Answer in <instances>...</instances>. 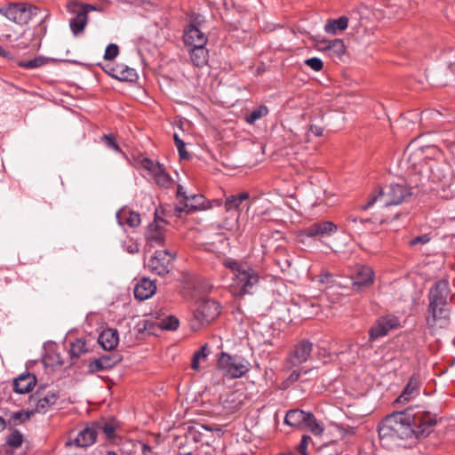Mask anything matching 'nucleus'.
Returning <instances> with one entry per match:
<instances>
[{
    "instance_id": "052dcab7",
    "label": "nucleus",
    "mask_w": 455,
    "mask_h": 455,
    "mask_svg": "<svg viewBox=\"0 0 455 455\" xmlns=\"http://www.w3.org/2000/svg\"><path fill=\"white\" fill-rule=\"evenodd\" d=\"M0 56H3L4 58H6V59H11L12 58L11 53L9 52H6L4 49H2L1 46H0Z\"/></svg>"
},
{
    "instance_id": "79ce46f5",
    "label": "nucleus",
    "mask_w": 455,
    "mask_h": 455,
    "mask_svg": "<svg viewBox=\"0 0 455 455\" xmlns=\"http://www.w3.org/2000/svg\"><path fill=\"white\" fill-rule=\"evenodd\" d=\"M99 424L100 425L99 431L101 430L108 439H113L115 437L116 426L113 420Z\"/></svg>"
},
{
    "instance_id": "e2e57ef3",
    "label": "nucleus",
    "mask_w": 455,
    "mask_h": 455,
    "mask_svg": "<svg viewBox=\"0 0 455 455\" xmlns=\"http://www.w3.org/2000/svg\"><path fill=\"white\" fill-rule=\"evenodd\" d=\"M107 455H117V454L116 452H114V451H108L107 453Z\"/></svg>"
},
{
    "instance_id": "f8f14e48",
    "label": "nucleus",
    "mask_w": 455,
    "mask_h": 455,
    "mask_svg": "<svg viewBox=\"0 0 455 455\" xmlns=\"http://www.w3.org/2000/svg\"><path fill=\"white\" fill-rule=\"evenodd\" d=\"M176 254L168 250L156 251L148 263V269L156 275H164L170 272V266Z\"/></svg>"
},
{
    "instance_id": "412c9836",
    "label": "nucleus",
    "mask_w": 455,
    "mask_h": 455,
    "mask_svg": "<svg viewBox=\"0 0 455 455\" xmlns=\"http://www.w3.org/2000/svg\"><path fill=\"white\" fill-rule=\"evenodd\" d=\"M421 381L418 374H412L401 395L395 400L398 403H404L419 395Z\"/></svg>"
},
{
    "instance_id": "ddd939ff",
    "label": "nucleus",
    "mask_w": 455,
    "mask_h": 455,
    "mask_svg": "<svg viewBox=\"0 0 455 455\" xmlns=\"http://www.w3.org/2000/svg\"><path fill=\"white\" fill-rule=\"evenodd\" d=\"M400 327L399 318L395 315L379 317L369 331V342L386 336L390 331Z\"/></svg>"
},
{
    "instance_id": "aec40b11",
    "label": "nucleus",
    "mask_w": 455,
    "mask_h": 455,
    "mask_svg": "<svg viewBox=\"0 0 455 455\" xmlns=\"http://www.w3.org/2000/svg\"><path fill=\"white\" fill-rule=\"evenodd\" d=\"M164 220L163 219L156 218L152 223L149 224L146 232L147 243L151 246L160 245L164 241Z\"/></svg>"
},
{
    "instance_id": "a211bd4d",
    "label": "nucleus",
    "mask_w": 455,
    "mask_h": 455,
    "mask_svg": "<svg viewBox=\"0 0 455 455\" xmlns=\"http://www.w3.org/2000/svg\"><path fill=\"white\" fill-rule=\"evenodd\" d=\"M121 361L122 356L119 354L102 355L88 363V372L93 374L97 371L110 370Z\"/></svg>"
},
{
    "instance_id": "cd10ccee",
    "label": "nucleus",
    "mask_w": 455,
    "mask_h": 455,
    "mask_svg": "<svg viewBox=\"0 0 455 455\" xmlns=\"http://www.w3.org/2000/svg\"><path fill=\"white\" fill-rule=\"evenodd\" d=\"M242 395L237 392H230L221 398L220 403L226 413H234L243 404Z\"/></svg>"
},
{
    "instance_id": "de8ad7c7",
    "label": "nucleus",
    "mask_w": 455,
    "mask_h": 455,
    "mask_svg": "<svg viewBox=\"0 0 455 455\" xmlns=\"http://www.w3.org/2000/svg\"><path fill=\"white\" fill-rule=\"evenodd\" d=\"M31 415H32V412H30V411H20L14 412L12 416V419L15 423H21V422H25L26 420L29 419Z\"/></svg>"
},
{
    "instance_id": "a19ab883",
    "label": "nucleus",
    "mask_w": 455,
    "mask_h": 455,
    "mask_svg": "<svg viewBox=\"0 0 455 455\" xmlns=\"http://www.w3.org/2000/svg\"><path fill=\"white\" fill-rule=\"evenodd\" d=\"M157 325L163 330L174 331L179 327V320L173 315H168L161 319Z\"/></svg>"
},
{
    "instance_id": "6ab92c4d",
    "label": "nucleus",
    "mask_w": 455,
    "mask_h": 455,
    "mask_svg": "<svg viewBox=\"0 0 455 455\" xmlns=\"http://www.w3.org/2000/svg\"><path fill=\"white\" fill-rule=\"evenodd\" d=\"M205 198L203 195L184 196V201L180 203L176 207V212L181 216L182 212L187 214L192 213L198 210L205 209Z\"/></svg>"
},
{
    "instance_id": "4be33fe9",
    "label": "nucleus",
    "mask_w": 455,
    "mask_h": 455,
    "mask_svg": "<svg viewBox=\"0 0 455 455\" xmlns=\"http://www.w3.org/2000/svg\"><path fill=\"white\" fill-rule=\"evenodd\" d=\"M184 44L188 46L205 45L207 44V36L194 24H189L184 30Z\"/></svg>"
},
{
    "instance_id": "58836bf2",
    "label": "nucleus",
    "mask_w": 455,
    "mask_h": 455,
    "mask_svg": "<svg viewBox=\"0 0 455 455\" xmlns=\"http://www.w3.org/2000/svg\"><path fill=\"white\" fill-rule=\"evenodd\" d=\"M268 113V109L266 106H259L253 109L249 115L245 116V121L252 124L257 120L262 118L263 116H267Z\"/></svg>"
},
{
    "instance_id": "4d7b16f0",
    "label": "nucleus",
    "mask_w": 455,
    "mask_h": 455,
    "mask_svg": "<svg viewBox=\"0 0 455 455\" xmlns=\"http://www.w3.org/2000/svg\"><path fill=\"white\" fill-rule=\"evenodd\" d=\"M332 275L331 274L328 273V272H324V273H322L320 275H319V281L321 283H323L325 281H328L330 278H331Z\"/></svg>"
},
{
    "instance_id": "5fc2aeb1",
    "label": "nucleus",
    "mask_w": 455,
    "mask_h": 455,
    "mask_svg": "<svg viewBox=\"0 0 455 455\" xmlns=\"http://www.w3.org/2000/svg\"><path fill=\"white\" fill-rule=\"evenodd\" d=\"M300 374H301V371H297V370H295V371H293L291 373V375H290V377H289V379H290V380H291V381H296V380H298V379H299Z\"/></svg>"
},
{
    "instance_id": "1a4fd4ad",
    "label": "nucleus",
    "mask_w": 455,
    "mask_h": 455,
    "mask_svg": "<svg viewBox=\"0 0 455 455\" xmlns=\"http://www.w3.org/2000/svg\"><path fill=\"white\" fill-rule=\"evenodd\" d=\"M99 427H100L99 423H92L79 430L74 437H72V434H70L66 446L86 448L92 445L96 442Z\"/></svg>"
},
{
    "instance_id": "0e129e2a",
    "label": "nucleus",
    "mask_w": 455,
    "mask_h": 455,
    "mask_svg": "<svg viewBox=\"0 0 455 455\" xmlns=\"http://www.w3.org/2000/svg\"><path fill=\"white\" fill-rule=\"evenodd\" d=\"M387 220H382L380 222H381V223H385V222H387Z\"/></svg>"
},
{
    "instance_id": "e433bc0d",
    "label": "nucleus",
    "mask_w": 455,
    "mask_h": 455,
    "mask_svg": "<svg viewBox=\"0 0 455 455\" xmlns=\"http://www.w3.org/2000/svg\"><path fill=\"white\" fill-rule=\"evenodd\" d=\"M304 424L314 435H321L323 433L324 427L323 424L317 421L314 414L311 412L308 413Z\"/></svg>"
},
{
    "instance_id": "ea45409f",
    "label": "nucleus",
    "mask_w": 455,
    "mask_h": 455,
    "mask_svg": "<svg viewBox=\"0 0 455 455\" xmlns=\"http://www.w3.org/2000/svg\"><path fill=\"white\" fill-rule=\"evenodd\" d=\"M46 63V59L38 56L29 60H20L18 62V66L27 69H34L44 66Z\"/></svg>"
},
{
    "instance_id": "bb28decb",
    "label": "nucleus",
    "mask_w": 455,
    "mask_h": 455,
    "mask_svg": "<svg viewBox=\"0 0 455 455\" xmlns=\"http://www.w3.org/2000/svg\"><path fill=\"white\" fill-rule=\"evenodd\" d=\"M98 342L105 350H113L119 342L118 331L116 329L108 328L100 334Z\"/></svg>"
},
{
    "instance_id": "f704fd0d",
    "label": "nucleus",
    "mask_w": 455,
    "mask_h": 455,
    "mask_svg": "<svg viewBox=\"0 0 455 455\" xmlns=\"http://www.w3.org/2000/svg\"><path fill=\"white\" fill-rule=\"evenodd\" d=\"M324 49L330 51L333 57L338 58H340L346 52V47L342 39L327 41Z\"/></svg>"
},
{
    "instance_id": "9d476101",
    "label": "nucleus",
    "mask_w": 455,
    "mask_h": 455,
    "mask_svg": "<svg viewBox=\"0 0 455 455\" xmlns=\"http://www.w3.org/2000/svg\"><path fill=\"white\" fill-rule=\"evenodd\" d=\"M68 9L71 12L75 13V17L70 19L69 26L75 36L83 32L87 21V14L96 8L91 4H80L78 3H72L69 4Z\"/></svg>"
},
{
    "instance_id": "37998d69",
    "label": "nucleus",
    "mask_w": 455,
    "mask_h": 455,
    "mask_svg": "<svg viewBox=\"0 0 455 455\" xmlns=\"http://www.w3.org/2000/svg\"><path fill=\"white\" fill-rule=\"evenodd\" d=\"M173 139L180 159H188L189 154L186 150V144L184 143V141L181 139H180L178 134H174Z\"/></svg>"
},
{
    "instance_id": "f3484780",
    "label": "nucleus",
    "mask_w": 455,
    "mask_h": 455,
    "mask_svg": "<svg viewBox=\"0 0 455 455\" xmlns=\"http://www.w3.org/2000/svg\"><path fill=\"white\" fill-rule=\"evenodd\" d=\"M313 343L308 339L299 341L293 347L288 361L293 366H298L307 362L311 355Z\"/></svg>"
},
{
    "instance_id": "4468645a",
    "label": "nucleus",
    "mask_w": 455,
    "mask_h": 455,
    "mask_svg": "<svg viewBox=\"0 0 455 455\" xmlns=\"http://www.w3.org/2000/svg\"><path fill=\"white\" fill-rule=\"evenodd\" d=\"M141 167L148 172L155 182L163 188H168L172 184V178L165 172L163 164L154 162L149 158H143L140 162Z\"/></svg>"
},
{
    "instance_id": "c756f323",
    "label": "nucleus",
    "mask_w": 455,
    "mask_h": 455,
    "mask_svg": "<svg viewBox=\"0 0 455 455\" xmlns=\"http://www.w3.org/2000/svg\"><path fill=\"white\" fill-rule=\"evenodd\" d=\"M116 219L120 225L127 224L131 228H136L140 224V216L138 212L123 209L116 213Z\"/></svg>"
},
{
    "instance_id": "c03bdc74",
    "label": "nucleus",
    "mask_w": 455,
    "mask_h": 455,
    "mask_svg": "<svg viewBox=\"0 0 455 455\" xmlns=\"http://www.w3.org/2000/svg\"><path fill=\"white\" fill-rule=\"evenodd\" d=\"M101 140L105 143V145L108 148L115 150L116 152L121 151V149L116 140V138L112 134H104L101 137Z\"/></svg>"
},
{
    "instance_id": "09e8293b",
    "label": "nucleus",
    "mask_w": 455,
    "mask_h": 455,
    "mask_svg": "<svg viewBox=\"0 0 455 455\" xmlns=\"http://www.w3.org/2000/svg\"><path fill=\"white\" fill-rule=\"evenodd\" d=\"M310 440H311V437L308 435L302 436L301 441L298 446V451L301 455H307V445H308V443Z\"/></svg>"
},
{
    "instance_id": "2f4dec72",
    "label": "nucleus",
    "mask_w": 455,
    "mask_h": 455,
    "mask_svg": "<svg viewBox=\"0 0 455 455\" xmlns=\"http://www.w3.org/2000/svg\"><path fill=\"white\" fill-rule=\"evenodd\" d=\"M204 46L205 45L190 46V59L196 67H203L207 63L208 52Z\"/></svg>"
},
{
    "instance_id": "6e6d98bb",
    "label": "nucleus",
    "mask_w": 455,
    "mask_h": 455,
    "mask_svg": "<svg viewBox=\"0 0 455 455\" xmlns=\"http://www.w3.org/2000/svg\"><path fill=\"white\" fill-rule=\"evenodd\" d=\"M142 453L143 455H155L151 450V447L146 443L142 444Z\"/></svg>"
},
{
    "instance_id": "423d86ee",
    "label": "nucleus",
    "mask_w": 455,
    "mask_h": 455,
    "mask_svg": "<svg viewBox=\"0 0 455 455\" xmlns=\"http://www.w3.org/2000/svg\"><path fill=\"white\" fill-rule=\"evenodd\" d=\"M249 363L240 356H232L221 352L218 357L217 368L221 373L230 379H237L249 371Z\"/></svg>"
},
{
    "instance_id": "864d4df0",
    "label": "nucleus",
    "mask_w": 455,
    "mask_h": 455,
    "mask_svg": "<svg viewBox=\"0 0 455 455\" xmlns=\"http://www.w3.org/2000/svg\"><path fill=\"white\" fill-rule=\"evenodd\" d=\"M309 132H311L315 136L320 137L323 135V129L321 126L310 124Z\"/></svg>"
},
{
    "instance_id": "473e14b6",
    "label": "nucleus",
    "mask_w": 455,
    "mask_h": 455,
    "mask_svg": "<svg viewBox=\"0 0 455 455\" xmlns=\"http://www.w3.org/2000/svg\"><path fill=\"white\" fill-rule=\"evenodd\" d=\"M348 26V18L341 16L336 20H329L324 25V31L331 35H336L338 31L345 30Z\"/></svg>"
},
{
    "instance_id": "39448f33",
    "label": "nucleus",
    "mask_w": 455,
    "mask_h": 455,
    "mask_svg": "<svg viewBox=\"0 0 455 455\" xmlns=\"http://www.w3.org/2000/svg\"><path fill=\"white\" fill-rule=\"evenodd\" d=\"M406 412L412 416L409 419V423L414 432L413 438L420 439L428 436L436 424V415L421 406L407 408Z\"/></svg>"
},
{
    "instance_id": "680f3d73",
    "label": "nucleus",
    "mask_w": 455,
    "mask_h": 455,
    "mask_svg": "<svg viewBox=\"0 0 455 455\" xmlns=\"http://www.w3.org/2000/svg\"><path fill=\"white\" fill-rule=\"evenodd\" d=\"M6 427L5 420L0 417V431L4 430Z\"/></svg>"
},
{
    "instance_id": "20e7f679",
    "label": "nucleus",
    "mask_w": 455,
    "mask_h": 455,
    "mask_svg": "<svg viewBox=\"0 0 455 455\" xmlns=\"http://www.w3.org/2000/svg\"><path fill=\"white\" fill-rule=\"evenodd\" d=\"M411 188L403 183H391L385 188L375 191L366 204L361 205L363 211L371 208L376 202L382 201L385 206L402 204L411 196Z\"/></svg>"
},
{
    "instance_id": "393cba45",
    "label": "nucleus",
    "mask_w": 455,
    "mask_h": 455,
    "mask_svg": "<svg viewBox=\"0 0 455 455\" xmlns=\"http://www.w3.org/2000/svg\"><path fill=\"white\" fill-rule=\"evenodd\" d=\"M156 285L148 278H142L134 287V296L139 300H145L155 294Z\"/></svg>"
},
{
    "instance_id": "5701e85b",
    "label": "nucleus",
    "mask_w": 455,
    "mask_h": 455,
    "mask_svg": "<svg viewBox=\"0 0 455 455\" xmlns=\"http://www.w3.org/2000/svg\"><path fill=\"white\" fill-rule=\"evenodd\" d=\"M32 399L36 401V411L37 412H45L46 410L56 403L59 399V394L56 391H49L44 396H42L41 388L37 390L32 396Z\"/></svg>"
},
{
    "instance_id": "b1692460",
    "label": "nucleus",
    "mask_w": 455,
    "mask_h": 455,
    "mask_svg": "<svg viewBox=\"0 0 455 455\" xmlns=\"http://www.w3.org/2000/svg\"><path fill=\"white\" fill-rule=\"evenodd\" d=\"M430 178L435 182L448 184L452 178V172L445 163H436L430 168Z\"/></svg>"
},
{
    "instance_id": "72a5a7b5",
    "label": "nucleus",
    "mask_w": 455,
    "mask_h": 455,
    "mask_svg": "<svg viewBox=\"0 0 455 455\" xmlns=\"http://www.w3.org/2000/svg\"><path fill=\"white\" fill-rule=\"evenodd\" d=\"M119 81L133 82L137 79V72L124 64H117V76Z\"/></svg>"
},
{
    "instance_id": "bf43d9fd",
    "label": "nucleus",
    "mask_w": 455,
    "mask_h": 455,
    "mask_svg": "<svg viewBox=\"0 0 455 455\" xmlns=\"http://www.w3.org/2000/svg\"><path fill=\"white\" fill-rule=\"evenodd\" d=\"M177 194L179 196H181L184 199V196H188L183 186L179 185L177 188Z\"/></svg>"
},
{
    "instance_id": "7c9ffc66",
    "label": "nucleus",
    "mask_w": 455,
    "mask_h": 455,
    "mask_svg": "<svg viewBox=\"0 0 455 455\" xmlns=\"http://www.w3.org/2000/svg\"><path fill=\"white\" fill-rule=\"evenodd\" d=\"M309 412L299 409L290 410L284 418V423L291 427H299L306 422Z\"/></svg>"
},
{
    "instance_id": "a18cd8bd",
    "label": "nucleus",
    "mask_w": 455,
    "mask_h": 455,
    "mask_svg": "<svg viewBox=\"0 0 455 455\" xmlns=\"http://www.w3.org/2000/svg\"><path fill=\"white\" fill-rule=\"evenodd\" d=\"M119 53V48L116 44H109L104 53V60H114Z\"/></svg>"
},
{
    "instance_id": "2eb2a0df",
    "label": "nucleus",
    "mask_w": 455,
    "mask_h": 455,
    "mask_svg": "<svg viewBox=\"0 0 455 455\" xmlns=\"http://www.w3.org/2000/svg\"><path fill=\"white\" fill-rule=\"evenodd\" d=\"M338 231V226L330 220H322L312 223L305 228L301 234L307 237H329Z\"/></svg>"
},
{
    "instance_id": "f03ea898",
    "label": "nucleus",
    "mask_w": 455,
    "mask_h": 455,
    "mask_svg": "<svg viewBox=\"0 0 455 455\" xmlns=\"http://www.w3.org/2000/svg\"><path fill=\"white\" fill-rule=\"evenodd\" d=\"M223 265L232 274L230 289L235 296L242 297L245 294H251L253 289L259 284L260 276L257 270L251 267L247 262L238 261L233 259H227Z\"/></svg>"
},
{
    "instance_id": "dca6fc26",
    "label": "nucleus",
    "mask_w": 455,
    "mask_h": 455,
    "mask_svg": "<svg viewBox=\"0 0 455 455\" xmlns=\"http://www.w3.org/2000/svg\"><path fill=\"white\" fill-rule=\"evenodd\" d=\"M352 285L355 291L369 287L374 281V271L364 265L356 266L352 274Z\"/></svg>"
},
{
    "instance_id": "9b49d317",
    "label": "nucleus",
    "mask_w": 455,
    "mask_h": 455,
    "mask_svg": "<svg viewBox=\"0 0 455 455\" xmlns=\"http://www.w3.org/2000/svg\"><path fill=\"white\" fill-rule=\"evenodd\" d=\"M250 198V195L248 192H242L237 195H232L226 198L224 203V208L227 212L231 214V217L234 219L233 223H230L228 220H225L220 225L221 228H226L228 230H232L235 226L237 224V220L239 219V206L244 202L248 201Z\"/></svg>"
},
{
    "instance_id": "49530a36",
    "label": "nucleus",
    "mask_w": 455,
    "mask_h": 455,
    "mask_svg": "<svg viewBox=\"0 0 455 455\" xmlns=\"http://www.w3.org/2000/svg\"><path fill=\"white\" fill-rule=\"evenodd\" d=\"M305 64L314 71H320L323 67L322 60L316 57L306 60Z\"/></svg>"
},
{
    "instance_id": "8fccbe9b",
    "label": "nucleus",
    "mask_w": 455,
    "mask_h": 455,
    "mask_svg": "<svg viewBox=\"0 0 455 455\" xmlns=\"http://www.w3.org/2000/svg\"><path fill=\"white\" fill-rule=\"evenodd\" d=\"M429 241H430V237H429L428 235H419V236H416V237L412 238L409 242V244L411 246H414V245H417L419 243L425 244V243H427Z\"/></svg>"
},
{
    "instance_id": "4c0bfd02",
    "label": "nucleus",
    "mask_w": 455,
    "mask_h": 455,
    "mask_svg": "<svg viewBox=\"0 0 455 455\" xmlns=\"http://www.w3.org/2000/svg\"><path fill=\"white\" fill-rule=\"evenodd\" d=\"M88 351L86 341L83 339H77L76 341L71 343L70 346V355L72 357L78 358L83 354Z\"/></svg>"
},
{
    "instance_id": "f257e3e1",
    "label": "nucleus",
    "mask_w": 455,
    "mask_h": 455,
    "mask_svg": "<svg viewBox=\"0 0 455 455\" xmlns=\"http://www.w3.org/2000/svg\"><path fill=\"white\" fill-rule=\"evenodd\" d=\"M448 281L443 279L436 282L428 292V307L427 310V325L436 331L447 328L451 323L450 302L452 299Z\"/></svg>"
},
{
    "instance_id": "6e6552de",
    "label": "nucleus",
    "mask_w": 455,
    "mask_h": 455,
    "mask_svg": "<svg viewBox=\"0 0 455 455\" xmlns=\"http://www.w3.org/2000/svg\"><path fill=\"white\" fill-rule=\"evenodd\" d=\"M220 315V305L211 299H203L199 302L194 312V318L191 326L198 330L202 326L210 323Z\"/></svg>"
},
{
    "instance_id": "a878e982",
    "label": "nucleus",
    "mask_w": 455,
    "mask_h": 455,
    "mask_svg": "<svg viewBox=\"0 0 455 455\" xmlns=\"http://www.w3.org/2000/svg\"><path fill=\"white\" fill-rule=\"evenodd\" d=\"M36 384V378L32 373H22L13 381V389L18 394L30 392Z\"/></svg>"
},
{
    "instance_id": "603ef678",
    "label": "nucleus",
    "mask_w": 455,
    "mask_h": 455,
    "mask_svg": "<svg viewBox=\"0 0 455 455\" xmlns=\"http://www.w3.org/2000/svg\"><path fill=\"white\" fill-rule=\"evenodd\" d=\"M201 359H204L201 355H199L198 353H195L194 355H193V359H192V363H191V367L193 370L195 371H198L199 370V362Z\"/></svg>"
},
{
    "instance_id": "13d9d810",
    "label": "nucleus",
    "mask_w": 455,
    "mask_h": 455,
    "mask_svg": "<svg viewBox=\"0 0 455 455\" xmlns=\"http://www.w3.org/2000/svg\"><path fill=\"white\" fill-rule=\"evenodd\" d=\"M207 350H208V346L207 344L204 345L200 350L196 351V353H198L199 355H201V356L203 358H205L207 356Z\"/></svg>"
},
{
    "instance_id": "3c124183",
    "label": "nucleus",
    "mask_w": 455,
    "mask_h": 455,
    "mask_svg": "<svg viewBox=\"0 0 455 455\" xmlns=\"http://www.w3.org/2000/svg\"><path fill=\"white\" fill-rule=\"evenodd\" d=\"M102 69L110 76L116 79L117 76V64L113 66L111 64H107L106 66L101 67Z\"/></svg>"
},
{
    "instance_id": "c85d7f7f",
    "label": "nucleus",
    "mask_w": 455,
    "mask_h": 455,
    "mask_svg": "<svg viewBox=\"0 0 455 455\" xmlns=\"http://www.w3.org/2000/svg\"><path fill=\"white\" fill-rule=\"evenodd\" d=\"M23 443V436L21 433L14 429L6 437L5 443L2 446L0 452L4 451V455H13L12 451H9V448L17 449L21 446Z\"/></svg>"
},
{
    "instance_id": "0eeeda50",
    "label": "nucleus",
    "mask_w": 455,
    "mask_h": 455,
    "mask_svg": "<svg viewBox=\"0 0 455 455\" xmlns=\"http://www.w3.org/2000/svg\"><path fill=\"white\" fill-rule=\"evenodd\" d=\"M39 9L28 3H12L0 8V13L9 20L24 25L38 14Z\"/></svg>"
},
{
    "instance_id": "7ed1b4c3",
    "label": "nucleus",
    "mask_w": 455,
    "mask_h": 455,
    "mask_svg": "<svg viewBox=\"0 0 455 455\" xmlns=\"http://www.w3.org/2000/svg\"><path fill=\"white\" fill-rule=\"evenodd\" d=\"M411 418L412 416L406 412V409L387 415L378 427L379 437L391 440L413 438L414 432L409 423V419Z\"/></svg>"
},
{
    "instance_id": "c9c22d12",
    "label": "nucleus",
    "mask_w": 455,
    "mask_h": 455,
    "mask_svg": "<svg viewBox=\"0 0 455 455\" xmlns=\"http://www.w3.org/2000/svg\"><path fill=\"white\" fill-rule=\"evenodd\" d=\"M347 220L350 225V228L358 234L363 233L365 231L364 227L371 224L370 219H361L352 214L348 215Z\"/></svg>"
}]
</instances>
